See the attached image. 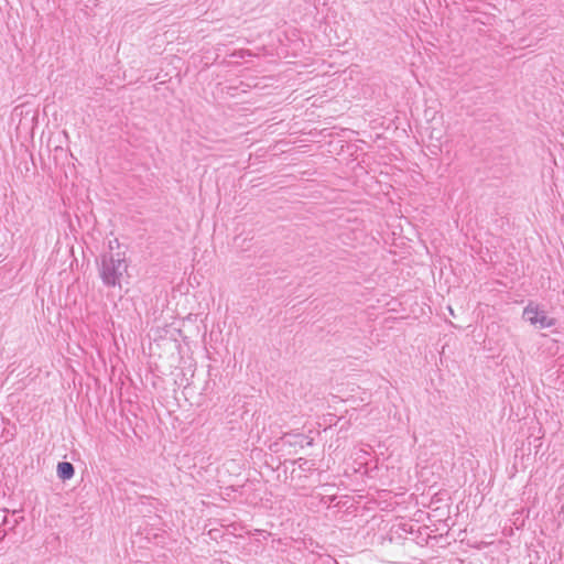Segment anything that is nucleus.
Masks as SVG:
<instances>
[{
	"mask_svg": "<svg viewBox=\"0 0 564 564\" xmlns=\"http://www.w3.org/2000/svg\"><path fill=\"white\" fill-rule=\"evenodd\" d=\"M522 316L531 325L541 329L553 327L556 323L554 318L547 316L545 311L540 308L539 304L532 301L524 307Z\"/></svg>",
	"mask_w": 564,
	"mask_h": 564,
	"instance_id": "nucleus-2",
	"label": "nucleus"
},
{
	"mask_svg": "<svg viewBox=\"0 0 564 564\" xmlns=\"http://www.w3.org/2000/svg\"><path fill=\"white\" fill-rule=\"evenodd\" d=\"M75 468L72 463L61 462L57 465V476L62 480L70 479L74 476Z\"/></svg>",
	"mask_w": 564,
	"mask_h": 564,
	"instance_id": "nucleus-3",
	"label": "nucleus"
},
{
	"mask_svg": "<svg viewBox=\"0 0 564 564\" xmlns=\"http://www.w3.org/2000/svg\"><path fill=\"white\" fill-rule=\"evenodd\" d=\"M128 265L126 260L119 254H104L99 264V275L107 286H121V278L127 272Z\"/></svg>",
	"mask_w": 564,
	"mask_h": 564,
	"instance_id": "nucleus-1",
	"label": "nucleus"
}]
</instances>
